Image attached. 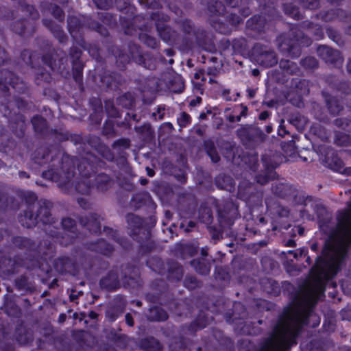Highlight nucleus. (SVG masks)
Listing matches in <instances>:
<instances>
[{
	"mask_svg": "<svg viewBox=\"0 0 351 351\" xmlns=\"http://www.w3.org/2000/svg\"><path fill=\"white\" fill-rule=\"evenodd\" d=\"M62 226L64 230L69 231L71 233L75 232V222L71 218H64L62 220Z\"/></svg>",
	"mask_w": 351,
	"mask_h": 351,
	"instance_id": "obj_43",
	"label": "nucleus"
},
{
	"mask_svg": "<svg viewBox=\"0 0 351 351\" xmlns=\"http://www.w3.org/2000/svg\"><path fill=\"white\" fill-rule=\"evenodd\" d=\"M43 25L51 31L53 36L60 43H64L66 41V36L62 27L59 25L55 24L51 20L49 19H43Z\"/></svg>",
	"mask_w": 351,
	"mask_h": 351,
	"instance_id": "obj_16",
	"label": "nucleus"
},
{
	"mask_svg": "<svg viewBox=\"0 0 351 351\" xmlns=\"http://www.w3.org/2000/svg\"><path fill=\"white\" fill-rule=\"evenodd\" d=\"M98 8L107 9L112 4V0H93Z\"/></svg>",
	"mask_w": 351,
	"mask_h": 351,
	"instance_id": "obj_55",
	"label": "nucleus"
},
{
	"mask_svg": "<svg viewBox=\"0 0 351 351\" xmlns=\"http://www.w3.org/2000/svg\"><path fill=\"white\" fill-rule=\"evenodd\" d=\"M322 95L325 98L329 112L332 115L338 114L343 109V106L340 104L339 101L337 98L332 97L324 92L322 93Z\"/></svg>",
	"mask_w": 351,
	"mask_h": 351,
	"instance_id": "obj_19",
	"label": "nucleus"
},
{
	"mask_svg": "<svg viewBox=\"0 0 351 351\" xmlns=\"http://www.w3.org/2000/svg\"><path fill=\"white\" fill-rule=\"evenodd\" d=\"M130 147V141L126 138H121L117 141H115L112 144L113 148L117 147H123V148H129Z\"/></svg>",
	"mask_w": 351,
	"mask_h": 351,
	"instance_id": "obj_53",
	"label": "nucleus"
},
{
	"mask_svg": "<svg viewBox=\"0 0 351 351\" xmlns=\"http://www.w3.org/2000/svg\"><path fill=\"white\" fill-rule=\"evenodd\" d=\"M32 123L36 132H42L47 128L46 120L38 115L34 116L32 119Z\"/></svg>",
	"mask_w": 351,
	"mask_h": 351,
	"instance_id": "obj_32",
	"label": "nucleus"
},
{
	"mask_svg": "<svg viewBox=\"0 0 351 351\" xmlns=\"http://www.w3.org/2000/svg\"><path fill=\"white\" fill-rule=\"evenodd\" d=\"M49 154V152L47 148L40 147L34 152L33 159L36 163L41 165L47 161Z\"/></svg>",
	"mask_w": 351,
	"mask_h": 351,
	"instance_id": "obj_26",
	"label": "nucleus"
},
{
	"mask_svg": "<svg viewBox=\"0 0 351 351\" xmlns=\"http://www.w3.org/2000/svg\"><path fill=\"white\" fill-rule=\"evenodd\" d=\"M191 120V119L189 114L185 112L180 113V116L177 119V123L180 126V130L190 124Z\"/></svg>",
	"mask_w": 351,
	"mask_h": 351,
	"instance_id": "obj_41",
	"label": "nucleus"
},
{
	"mask_svg": "<svg viewBox=\"0 0 351 351\" xmlns=\"http://www.w3.org/2000/svg\"><path fill=\"white\" fill-rule=\"evenodd\" d=\"M280 67L285 73L290 75L296 73L299 70L295 63L287 60L280 61Z\"/></svg>",
	"mask_w": 351,
	"mask_h": 351,
	"instance_id": "obj_29",
	"label": "nucleus"
},
{
	"mask_svg": "<svg viewBox=\"0 0 351 351\" xmlns=\"http://www.w3.org/2000/svg\"><path fill=\"white\" fill-rule=\"evenodd\" d=\"M44 178L53 180L58 183L59 187L66 193H71L73 189L72 179L74 177L73 168H69L62 164L61 170L51 169L43 173Z\"/></svg>",
	"mask_w": 351,
	"mask_h": 351,
	"instance_id": "obj_2",
	"label": "nucleus"
},
{
	"mask_svg": "<svg viewBox=\"0 0 351 351\" xmlns=\"http://www.w3.org/2000/svg\"><path fill=\"white\" fill-rule=\"evenodd\" d=\"M272 191L282 198H295L297 195L296 189L287 183L276 182L272 186Z\"/></svg>",
	"mask_w": 351,
	"mask_h": 351,
	"instance_id": "obj_11",
	"label": "nucleus"
},
{
	"mask_svg": "<svg viewBox=\"0 0 351 351\" xmlns=\"http://www.w3.org/2000/svg\"><path fill=\"white\" fill-rule=\"evenodd\" d=\"M182 29L184 33L189 35V39L192 42L193 40H197V36L195 31L193 23L191 21L185 20L181 23Z\"/></svg>",
	"mask_w": 351,
	"mask_h": 351,
	"instance_id": "obj_28",
	"label": "nucleus"
},
{
	"mask_svg": "<svg viewBox=\"0 0 351 351\" xmlns=\"http://www.w3.org/2000/svg\"><path fill=\"white\" fill-rule=\"evenodd\" d=\"M135 130L138 133H146L149 134L151 133L152 128L149 124H145L143 126L135 128Z\"/></svg>",
	"mask_w": 351,
	"mask_h": 351,
	"instance_id": "obj_56",
	"label": "nucleus"
},
{
	"mask_svg": "<svg viewBox=\"0 0 351 351\" xmlns=\"http://www.w3.org/2000/svg\"><path fill=\"white\" fill-rule=\"evenodd\" d=\"M139 39L149 47L155 48L157 47L158 43L156 38L145 32L140 33Z\"/></svg>",
	"mask_w": 351,
	"mask_h": 351,
	"instance_id": "obj_34",
	"label": "nucleus"
},
{
	"mask_svg": "<svg viewBox=\"0 0 351 351\" xmlns=\"http://www.w3.org/2000/svg\"><path fill=\"white\" fill-rule=\"evenodd\" d=\"M208 9L211 14L215 15L223 14L226 11V8L223 3L218 1L209 3Z\"/></svg>",
	"mask_w": 351,
	"mask_h": 351,
	"instance_id": "obj_33",
	"label": "nucleus"
},
{
	"mask_svg": "<svg viewBox=\"0 0 351 351\" xmlns=\"http://www.w3.org/2000/svg\"><path fill=\"white\" fill-rule=\"evenodd\" d=\"M318 56L326 63L340 66L343 63V58L339 51L333 49L326 45H320L317 49Z\"/></svg>",
	"mask_w": 351,
	"mask_h": 351,
	"instance_id": "obj_7",
	"label": "nucleus"
},
{
	"mask_svg": "<svg viewBox=\"0 0 351 351\" xmlns=\"http://www.w3.org/2000/svg\"><path fill=\"white\" fill-rule=\"evenodd\" d=\"M199 218L202 222L209 223L212 221V213L209 208H203L199 210Z\"/></svg>",
	"mask_w": 351,
	"mask_h": 351,
	"instance_id": "obj_42",
	"label": "nucleus"
},
{
	"mask_svg": "<svg viewBox=\"0 0 351 351\" xmlns=\"http://www.w3.org/2000/svg\"><path fill=\"white\" fill-rule=\"evenodd\" d=\"M25 29H26V24L24 21H16L12 26L13 31L19 34H24Z\"/></svg>",
	"mask_w": 351,
	"mask_h": 351,
	"instance_id": "obj_49",
	"label": "nucleus"
},
{
	"mask_svg": "<svg viewBox=\"0 0 351 351\" xmlns=\"http://www.w3.org/2000/svg\"><path fill=\"white\" fill-rule=\"evenodd\" d=\"M67 23L70 34L75 38L77 37V32L83 28V25L81 23L80 19L76 16H69Z\"/></svg>",
	"mask_w": 351,
	"mask_h": 351,
	"instance_id": "obj_23",
	"label": "nucleus"
},
{
	"mask_svg": "<svg viewBox=\"0 0 351 351\" xmlns=\"http://www.w3.org/2000/svg\"><path fill=\"white\" fill-rule=\"evenodd\" d=\"M8 75L10 77V80L5 79L4 82L5 84H9L13 88L16 89L17 83L14 81V79L12 77L14 75L11 73H8Z\"/></svg>",
	"mask_w": 351,
	"mask_h": 351,
	"instance_id": "obj_62",
	"label": "nucleus"
},
{
	"mask_svg": "<svg viewBox=\"0 0 351 351\" xmlns=\"http://www.w3.org/2000/svg\"><path fill=\"white\" fill-rule=\"evenodd\" d=\"M77 202L79 204V205L84 208V209H86L89 207V204H88V202H87V200L84 198H78L77 199Z\"/></svg>",
	"mask_w": 351,
	"mask_h": 351,
	"instance_id": "obj_64",
	"label": "nucleus"
},
{
	"mask_svg": "<svg viewBox=\"0 0 351 351\" xmlns=\"http://www.w3.org/2000/svg\"><path fill=\"white\" fill-rule=\"evenodd\" d=\"M303 28L306 31L308 35H312L315 39L319 40L323 37L324 33L321 27L317 24L310 22H304Z\"/></svg>",
	"mask_w": 351,
	"mask_h": 351,
	"instance_id": "obj_21",
	"label": "nucleus"
},
{
	"mask_svg": "<svg viewBox=\"0 0 351 351\" xmlns=\"http://www.w3.org/2000/svg\"><path fill=\"white\" fill-rule=\"evenodd\" d=\"M92 179L95 182V187L101 191H104L108 189L112 184V179L105 173H100L97 176H92Z\"/></svg>",
	"mask_w": 351,
	"mask_h": 351,
	"instance_id": "obj_18",
	"label": "nucleus"
},
{
	"mask_svg": "<svg viewBox=\"0 0 351 351\" xmlns=\"http://www.w3.org/2000/svg\"><path fill=\"white\" fill-rule=\"evenodd\" d=\"M104 232L109 236V237L112 238V239L116 240L119 243H120L121 245H122L123 247H126V242L123 241L122 239H119V234L117 231L114 230L109 228H104Z\"/></svg>",
	"mask_w": 351,
	"mask_h": 351,
	"instance_id": "obj_39",
	"label": "nucleus"
},
{
	"mask_svg": "<svg viewBox=\"0 0 351 351\" xmlns=\"http://www.w3.org/2000/svg\"><path fill=\"white\" fill-rule=\"evenodd\" d=\"M282 156L278 153L265 154L262 157V162L266 170L272 173V170L276 169L282 161Z\"/></svg>",
	"mask_w": 351,
	"mask_h": 351,
	"instance_id": "obj_12",
	"label": "nucleus"
},
{
	"mask_svg": "<svg viewBox=\"0 0 351 351\" xmlns=\"http://www.w3.org/2000/svg\"><path fill=\"white\" fill-rule=\"evenodd\" d=\"M150 18L155 22L158 34L162 40L170 45H176L179 43V34L164 23L168 21L167 16L156 12L152 13Z\"/></svg>",
	"mask_w": 351,
	"mask_h": 351,
	"instance_id": "obj_4",
	"label": "nucleus"
},
{
	"mask_svg": "<svg viewBox=\"0 0 351 351\" xmlns=\"http://www.w3.org/2000/svg\"><path fill=\"white\" fill-rule=\"evenodd\" d=\"M307 253V250L306 249H298L295 251L289 250L287 253L283 252L285 254V257L287 258V254L293 255V258L296 260H298L302 256H306Z\"/></svg>",
	"mask_w": 351,
	"mask_h": 351,
	"instance_id": "obj_50",
	"label": "nucleus"
},
{
	"mask_svg": "<svg viewBox=\"0 0 351 351\" xmlns=\"http://www.w3.org/2000/svg\"><path fill=\"white\" fill-rule=\"evenodd\" d=\"M334 124L337 128L345 130L348 132H351V121L346 118H339L334 121Z\"/></svg>",
	"mask_w": 351,
	"mask_h": 351,
	"instance_id": "obj_37",
	"label": "nucleus"
},
{
	"mask_svg": "<svg viewBox=\"0 0 351 351\" xmlns=\"http://www.w3.org/2000/svg\"><path fill=\"white\" fill-rule=\"evenodd\" d=\"M191 265L200 274L206 275L210 272V264L204 258L193 260Z\"/></svg>",
	"mask_w": 351,
	"mask_h": 351,
	"instance_id": "obj_20",
	"label": "nucleus"
},
{
	"mask_svg": "<svg viewBox=\"0 0 351 351\" xmlns=\"http://www.w3.org/2000/svg\"><path fill=\"white\" fill-rule=\"evenodd\" d=\"M100 285L102 288L108 290L116 289L119 286L118 276L114 271H110L108 275L100 280Z\"/></svg>",
	"mask_w": 351,
	"mask_h": 351,
	"instance_id": "obj_14",
	"label": "nucleus"
},
{
	"mask_svg": "<svg viewBox=\"0 0 351 351\" xmlns=\"http://www.w3.org/2000/svg\"><path fill=\"white\" fill-rule=\"evenodd\" d=\"M147 317L152 321H165L168 318L166 311L158 306L151 307Z\"/></svg>",
	"mask_w": 351,
	"mask_h": 351,
	"instance_id": "obj_22",
	"label": "nucleus"
},
{
	"mask_svg": "<svg viewBox=\"0 0 351 351\" xmlns=\"http://www.w3.org/2000/svg\"><path fill=\"white\" fill-rule=\"evenodd\" d=\"M21 11L24 13V15L28 16L34 20L37 19L39 17V14L37 10H36L34 8L30 5L23 6Z\"/></svg>",
	"mask_w": 351,
	"mask_h": 351,
	"instance_id": "obj_40",
	"label": "nucleus"
},
{
	"mask_svg": "<svg viewBox=\"0 0 351 351\" xmlns=\"http://www.w3.org/2000/svg\"><path fill=\"white\" fill-rule=\"evenodd\" d=\"M70 57L72 59L73 66H77V69H79V73L81 71L82 63L80 61V58L82 54V51L77 47H72L70 49Z\"/></svg>",
	"mask_w": 351,
	"mask_h": 351,
	"instance_id": "obj_30",
	"label": "nucleus"
},
{
	"mask_svg": "<svg viewBox=\"0 0 351 351\" xmlns=\"http://www.w3.org/2000/svg\"><path fill=\"white\" fill-rule=\"evenodd\" d=\"M252 56L255 62L268 68L278 63V57L275 51L268 45L258 43L252 48Z\"/></svg>",
	"mask_w": 351,
	"mask_h": 351,
	"instance_id": "obj_5",
	"label": "nucleus"
},
{
	"mask_svg": "<svg viewBox=\"0 0 351 351\" xmlns=\"http://www.w3.org/2000/svg\"><path fill=\"white\" fill-rule=\"evenodd\" d=\"M92 249L105 255L110 254L113 250L112 246L103 239L98 241L94 244L92 246Z\"/></svg>",
	"mask_w": 351,
	"mask_h": 351,
	"instance_id": "obj_25",
	"label": "nucleus"
},
{
	"mask_svg": "<svg viewBox=\"0 0 351 351\" xmlns=\"http://www.w3.org/2000/svg\"><path fill=\"white\" fill-rule=\"evenodd\" d=\"M270 176L268 175H258L256 177V182L261 184H265L269 180Z\"/></svg>",
	"mask_w": 351,
	"mask_h": 351,
	"instance_id": "obj_58",
	"label": "nucleus"
},
{
	"mask_svg": "<svg viewBox=\"0 0 351 351\" xmlns=\"http://www.w3.org/2000/svg\"><path fill=\"white\" fill-rule=\"evenodd\" d=\"M29 202H35L37 199L33 193H28ZM53 204L47 199H40L38 202L29 204L23 215L20 216L19 221L21 225L27 228L35 226L38 223L51 224L54 222L51 210Z\"/></svg>",
	"mask_w": 351,
	"mask_h": 351,
	"instance_id": "obj_1",
	"label": "nucleus"
},
{
	"mask_svg": "<svg viewBox=\"0 0 351 351\" xmlns=\"http://www.w3.org/2000/svg\"><path fill=\"white\" fill-rule=\"evenodd\" d=\"M184 285L189 289H193L197 286V281L195 277H186L184 280Z\"/></svg>",
	"mask_w": 351,
	"mask_h": 351,
	"instance_id": "obj_54",
	"label": "nucleus"
},
{
	"mask_svg": "<svg viewBox=\"0 0 351 351\" xmlns=\"http://www.w3.org/2000/svg\"><path fill=\"white\" fill-rule=\"evenodd\" d=\"M88 26L89 28L96 30L104 36H108V34L106 28L102 26L101 25L97 23V22L92 21L88 23Z\"/></svg>",
	"mask_w": 351,
	"mask_h": 351,
	"instance_id": "obj_46",
	"label": "nucleus"
},
{
	"mask_svg": "<svg viewBox=\"0 0 351 351\" xmlns=\"http://www.w3.org/2000/svg\"><path fill=\"white\" fill-rule=\"evenodd\" d=\"M235 210L232 202H228L223 209H218L219 221L222 228L230 227L233 224Z\"/></svg>",
	"mask_w": 351,
	"mask_h": 351,
	"instance_id": "obj_9",
	"label": "nucleus"
},
{
	"mask_svg": "<svg viewBox=\"0 0 351 351\" xmlns=\"http://www.w3.org/2000/svg\"><path fill=\"white\" fill-rule=\"evenodd\" d=\"M103 134L108 138H112L115 136L114 124L112 121H108L104 124L103 128Z\"/></svg>",
	"mask_w": 351,
	"mask_h": 351,
	"instance_id": "obj_45",
	"label": "nucleus"
},
{
	"mask_svg": "<svg viewBox=\"0 0 351 351\" xmlns=\"http://www.w3.org/2000/svg\"><path fill=\"white\" fill-rule=\"evenodd\" d=\"M301 4L303 7L308 9H315L319 6L317 0H301Z\"/></svg>",
	"mask_w": 351,
	"mask_h": 351,
	"instance_id": "obj_52",
	"label": "nucleus"
},
{
	"mask_svg": "<svg viewBox=\"0 0 351 351\" xmlns=\"http://www.w3.org/2000/svg\"><path fill=\"white\" fill-rule=\"evenodd\" d=\"M14 244L19 248H25L29 250H36V245L30 239L24 237H15Z\"/></svg>",
	"mask_w": 351,
	"mask_h": 351,
	"instance_id": "obj_27",
	"label": "nucleus"
},
{
	"mask_svg": "<svg viewBox=\"0 0 351 351\" xmlns=\"http://www.w3.org/2000/svg\"><path fill=\"white\" fill-rule=\"evenodd\" d=\"M292 86L297 88L300 94H308L309 92V82L306 80L294 79Z\"/></svg>",
	"mask_w": 351,
	"mask_h": 351,
	"instance_id": "obj_31",
	"label": "nucleus"
},
{
	"mask_svg": "<svg viewBox=\"0 0 351 351\" xmlns=\"http://www.w3.org/2000/svg\"><path fill=\"white\" fill-rule=\"evenodd\" d=\"M167 80V87L173 93H181L184 89V82L179 75H165Z\"/></svg>",
	"mask_w": 351,
	"mask_h": 351,
	"instance_id": "obj_15",
	"label": "nucleus"
},
{
	"mask_svg": "<svg viewBox=\"0 0 351 351\" xmlns=\"http://www.w3.org/2000/svg\"><path fill=\"white\" fill-rule=\"evenodd\" d=\"M237 133L241 139L247 138L256 141H263L265 136L260 129L249 125L241 126L240 129L237 130Z\"/></svg>",
	"mask_w": 351,
	"mask_h": 351,
	"instance_id": "obj_10",
	"label": "nucleus"
},
{
	"mask_svg": "<svg viewBox=\"0 0 351 351\" xmlns=\"http://www.w3.org/2000/svg\"><path fill=\"white\" fill-rule=\"evenodd\" d=\"M31 340H32V337L30 335H28V334H26L25 336H22L20 335L19 336L17 337V341L21 344H26Z\"/></svg>",
	"mask_w": 351,
	"mask_h": 351,
	"instance_id": "obj_59",
	"label": "nucleus"
},
{
	"mask_svg": "<svg viewBox=\"0 0 351 351\" xmlns=\"http://www.w3.org/2000/svg\"><path fill=\"white\" fill-rule=\"evenodd\" d=\"M56 269L60 273H68L73 276L77 274L78 268L75 263L70 258L62 256L57 258L54 263Z\"/></svg>",
	"mask_w": 351,
	"mask_h": 351,
	"instance_id": "obj_8",
	"label": "nucleus"
},
{
	"mask_svg": "<svg viewBox=\"0 0 351 351\" xmlns=\"http://www.w3.org/2000/svg\"><path fill=\"white\" fill-rule=\"evenodd\" d=\"M88 53L91 56L95 59H98L100 57L99 49L95 45H91L88 49Z\"/></svg>",
	"mask_w": 351,
	"mask_h": 351,
	"instance_id": "obj_57",
	"label": "nucleus"
},
{
	"mask_svg": "<svg viewBox=\"0 0 351 351\" xmlns=\"http://www.w3.org/2000/svg\"><path fill=\"white\" fill-rule=\"evenodd\" d=\"M35 58V55L32 53L28 50H25L21 53V58L23 60L29 65L32 66H34V58Z\"/></svg>",
	"mask_w": 351,
	"mask_h": 351,
	"instance_id": "obj_48",
	"label": "nucleus"
},
{
	"mask_svg": "<svg viewBox=\"0 0 351 351\" xmlns=\"http://www.w3.org/2000/svg\"><path fill=\"white\" fill-rule=\"evenodd\" d=\"M141 346L146 351H160L161 346L154 337H148L141 341Z\"/></svg>",
	"mask_w": 351,
	"mask_h": 351,
	"instance_id": "obj_24",
	"label": "nucleus"
},
{
	"mask_svg": "<svg viewBox=\"0 0 351 351\" xmlns=\"http://www.w3.org/2000/svg\"><path fill=\"white\" fill-rule=\"evenodd\" d=\"M205 149L207 154L216 149L214 143L210 141L205 142Z\"/></svg>",
	"mask_w": 351,
	"mask_h": 351,
	"instance_id": "obj_61",
	"label": "nucleus"
},
{
	"mask_svg": "<svg viewBox=\"0 0 351 351\" xmlns=\"http://www.w3.org/2000/svg\"><path fill=\"white\" fill-rule=\"evenodd\" d=\"M302 33L296 28H292L286 34L278 37V47L282 52L289 53L293 57H298L300 54V40Z\"/></svg>",
	"mask_w": 351,
	"mask_h": 351,
	"instance_id": "obj_3",
	"label": "nucleus"
},
{
	"mask_svg": "<svg viewBox=\"0 0 351 351\" xmlns=\"http://www.w3.org/2000/svg\"><path fill=\"white\" fill-rule=\"evenodd\" d=\"M97 158L93 155H87L86 158L79 165L78 169L80 172V177L77 178V180L75 184V190L82 194L88 195L89 194L93 185L91 184L93 180L92 179V176L88 174L86 172L82 171V166L85 168V164L87 163L90 168H92V164L93 162H96Z\"/></svg>",
	"mask_w": 351,
	"mask_h": 351,
	"instance_id": "obj_6",
	"label": "nucleus"
},
{
	"mask_svg": "<svg viewBox=\"0 0 351 351\" xmlns=\"http://www.w3.org/2000/svg\"><path fill=\"white\" fill-rule=\"evenodd\" d=\"M335 143L338 145L345 146L350 144V138L344 134H339L336 135Z\"/></svg>",
	"mask_w": 351,
	"mask_h": 351,
	"instance_id": "obj_47",
	"label": "nucleus"
},
{
	"mask_svg": "<svg viewBox=\"0 0 351 351\" xmlns=\"http://www.w3.org/2000/svg\"><path fill=\"white\" fill-rule=\"evenodd\" d=\"M51 14L59 21H63L64 19V13L63 10L57 5H51L50 8Z\"/></svg>",
	"mask_w": 351,
	"mask_h": 351,
	"instance_id": "obj_44",
	"label": "nucleus"
},
{
	"mask_svg": "<svg viewBox=\"0 0 351 351\" xmlns=\"http://www.w3.org/2000/svg\"><path fill=\"white\" fill-rule=\"evenodd\" d=\"M284 10L287 14L289 15L292 18L299 19L301 17V14L300 13L298 8L292 4H285Z\"/></svg>",
	"mask_w": 351,
	"mask_h": 351,
	"instance_id": "obj_38",
	"label": "nucleus"
},
{
	"mask_svg": "<svg viewBox=\"0 0 351 351\" xmlns=\"http://www.w3.org/2000/svg\"><path fill=\"white\" fill-rule=\"evenodd\" d=\"M300 64L304 68L307 69H315L318 66V61L312 56H308L302 59Z\"/></svg>",
	"mask_w": 351,
	"mask_h": 351,
	"instance_id": "obj_35",
	"label": "nucleus"
},
{
	"mask_svg": "<svg viewBox=\"0 0 351 351\" xmlns=\"http://www.w3.org/2000/svg\"><path fill=\"white\" fill-rule=\"evenodd\" d=\"M238 310H242L243 311L242 313L239 315V317L241 318H244L245 317V308H244L243 306L241 304H240V303L236 304L234 306V311H238Z\"/></svg>",
	"mask_w": 351,
	"mask_h": 351,
	"instance_id": "obj_63",
	"label": "nucleus"
},
{
	"mask_svg": "<svg viewBox=\"0 0 351 351\" xmlns=\"http://www.w3.org/2000/svg\"><path fill=\"white\" fill-rule=\"evenodd\" d=\"M127 220L130 224H133L134 227H138L141 225V219L133 214H128L127 215Z\"/></svg>",
	"mask_w": 351,
	"mask_h": 351,
	"instance_id": "obj_51",
	"label": "nucleus"
},
{
	"mask_svg": "<svg viewBox=\"0 0 351 351\" xmlns=\"http://www.w3.org/2000/svg\"><path fill=\"white\" fill-rule=\"evenodd\" d=\"M265 204L267 208L274 214L281 217H288L289 213L288 208L276 202L273 198H267L265 199Z\"/></svg>",
	"mask_w": 351,
	"mask_h": 351,
	"instance_id": "obj_17",
	"label": "nucleus"
},
{
	"mask_svg": "<svg viewBox=\"0 0 351 351\" xmlns=\"http://www.w3.org/2000/svg\"><path fill=\"white\" fill-rule=\"evenodd\" d=\"M208 155L210 156L211 160L215 163L219 162L220 160V157H219L218 153L217 152L216 149L208 153Z\"/></svg>",
	"mask_w": 351,
	"mask_h": 351,
	"instance_id": "obj_60",
	"label": "nucleus"
},
{
	"mask_svg": "<svg viewBox=\"0 0 351 351\" xmlns=\"http://www.w3.org/2000/svg\"><path fill=\"white\" fill-rule=\"evenodd\" d=\"M80 223L93 233H97L101 229L99 216L97 214L91 213L86 217L81 218Z\"/></svg>",
	"mask_w": 351,
	"mask_h": 351,
	"instance_id": "obj_13",
	"label": "nucleus"
},
{
	"mask_svg": "<svg viewBox=\"0 0 351 351\" xmlns=\"http://www.w3.org/2000/svg\"><path fill=\"white\" fill-rule=\"evenodd\" d=\"M105 109L110 117H119V111L114 106V102L110 99L105 101Z\"/></svg>",
	"mask_w": 351,
	"mask_h": 351,
	"instance_id": "obj_36",
	"label": "nucleus"
}]
</instances>
